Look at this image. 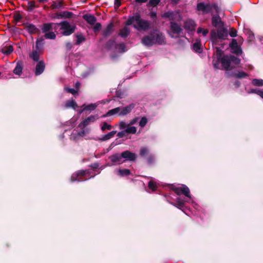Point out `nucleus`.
I'll return each instance as SVG.
<instances>
[{"label": "nucleus", "mask_w": 263, "mask_h": 263, "mask_svg": "<svg viewBox=\"0 0 263 263\" xmlns=\"http://www.w3.org/2000/svg\"><path fill=\"white\" fill-rule=\"evenodd\" d=\"M216 56L213 60V66L215 69L230 70L237 66L240 60L232 55H223V51L216 47Z\"/></svg>", "instance_id": "f257e3e1"}, {"label": "nucleus", "mask_w": 263, "mask_h": 263, "mask_svg": "<svg viewBox=\"0 0 263 263\" xmlns=\"http://www.w3.org/2000/svg\"><path fill=\"white\" fill-rule=\"evenodd\" d=\"M173 190L177 195L183 194L189 198L188 200H185L180 197H177L176 199V201L177 202L176 205H175L176 207L180 209H182L184 206L185 202H192L193 203V201L190 194V190L186 185L182 184L180 186H174L173 187Z\"/></svg>", "instance_id": "f03ea898"}, {"label": "nucleus", "mask_w": 263, "mask_h": 263, "mask_svg": "<svg viewBox=\"0 0 263 263\" xmlns=\"http://www.w3.org/2000/svg\"><path fill=\"white\" fill-rule=\"evenodd\" d=\"M125 24L127 26L133 24V27L138 31H144L149 29L151 25L149 21L142 19L138 14L129 17Z\"/></svg>", "instance_id": "7ed1b4c3"}, {"label": "nucleus", "mask_w": 263, "mask_h": 263, "mask_svg": "<svg viewBox=\"0 0 263 263\" xmlns=\"http://www.w3.org/2000/svg\"><path fill=\"white\" fill-rule=\"evenodd\" d=\"M90 173V172L89 170L79 171L72 175L70 178V181L71 182H74L76 181L78 182L83 181L93 177L95 175H94L93 176L92 175L89 177Z\"/></svg>", "instance_id": "20e7f679"}, {"label": "nucleus", "mask_w": 263, "mask_h": 263, "mask_svg": "<svg viewBox=\"0 0 263 263\" xmlns=\"http://www.w3.org/2000/svg\"><path fill=\"white\" fill-rule=\"evenodd\" d=\"M106 47L108 50L114 49V51L118 53H123L126 52L127 49L124 43L116 44L114 40H110L107 42Z\"/></svg>", "instance_id": "39448f33"}, {"label": "nucleus", "mask_w": 263, "mask_h": 263, "mask_svg": "<svg viewBox=\"0 0 263 263\" xmlns=\"http://www.w3.org/2000/svg\"><path fill=\"white\" fill-rule=\"evenodd\" d=\"M58 25L61 27V29L63 30L62 33L64 35H69L73 33L75 31V25H71L67 21H62L58 24Z\"/></svg>", "instance_id": "423d86ee"}, {"label": "nucleus", "mask_w": 263, "mask_h": 263, "mask_svg": "<svg viewBox=\"0 0 263 263\" xmlns=\"http://www.w3.org/2000/svg\"><path fill=\"white\" fill-rule=\"evenodd\" d=\"M228 36V31L223 28L218 29L217 31L212 30L211 32V40L215 42L217 39L220 40L225 39Z\"/></svg>", "instance_id": "0eeeda50"}, {"label": "nucleus", "mask_w": 263, "mask_h": 263, "mask_svg": "<svg viewBox=\"0 0 263 263\" xmlns=\"http://www.w3.org/2000/svg\"><path fill=\"white\" fill-rule=\"evenodd\" d=\"M164 18H168L170 22H180L182 18V15L178 11H169L162 15Z\"/></svg>", "instance_id": "6e6552de"}, {"label": "nucleus", "mask_w": 263, "mask_h": 263, "mask_svg": "<svg viewBox=\"0 0 263 263\" xmlns=\"http://www.w3.org/2000/svg\"><path fill=\"white\" fill-rule=\"evenodd\" d=\"M152 35L154 40L155 44L164 45L166 43L165 37L163 33L155 30L152 31Z\"/></svg>", "instance_id": "1a4fd4ad"}, {"label": "nucleus", "mask_w": 263, "mask_h": 263, "mask_svg": "<svg viewBox=\"0 0 263 263\" xmlns=\"http://www.w3.org/2000/svg\"><path fill=\"white\" fill-rule=\"evenodd\" d=\"M86 129L82 127H79V125L74 129L70 135V139L73 141H77L83 137L85 135Z\"/></svg>", "instance_id": "9d476101"}, {"label": "nucleus", "mask_w": 263, "mask_h": 263, "mask_svg": "<svg viewBox=\"0 0 263 263\" xmlns=\"http://www.w3.org/2000/svg\"><path fill=\"white\" fill-rule=\"evenodd\" d=\"M196 10L202 15L211 13V4H205L204 2L198 3L197 4Z\"/></svg>", "instance_id": "9b49d317"}, {"label": "nucleus", "mask_w": 263, "mask_h": 263, "mask_svg": "<svg viewBox=\"0 0 263 263\" xmlns=\"http://www.w3.org/2000/svg\"><path fill=\"white\" fill-rule=\"evenodd\" d=\"M196 26L195 22L192 19L189 18L184 22L183 27L188 33L195 30Z\"/></svg>", "instance_id": "f8f14e48"}, {"label": "nucleus", "mask_w": 263, "mask_h": 263, "mask_svg": "<svg viewBox=\"0 0 263 263\" xmlns=\"http://www.w3.org/2000/svg\"><path fill=\"white\" fill-rule=\"evenodd\" d=\"M99 118L98 115H91L84 119L80 124L79 127H82L84 129L90 123L94 122L97 119Z\"/></svg>", "instance_id": "ddd939ff"}, {"label": "nucleus", "mask_w": 263, "mask_h": 263, "mask_svg": "<svg viewBox=\"0 0 263 263\" xmlns=\"http://www.w3.org/2000/svg\"><path fill=\"white\" fill-rule=\"evenodd\" d=\"M141 43L145 46L150 47L154 45V40L152 35V31L147 35L143 37Z\"/></svg>", "instance_id": "4468645a"}, {"label": "nucleus", "mask_w": 263, "mask_h": 263, "mask_svg": "<svg viewBox=\"0 0 263 263\" xmlns=\"http://www.w3.org/2000/svg\"><path fill=\"white\" fill-rule=\"evenodd\" d=\"M73 13L67 11H63L54 14L52 18L54 19L70 18L73 15Z\"/></svg>", "instance_id": "2eb2a0df"}, {"label": "nucleus", "mask_w": 263, "mask_h": 263, "mask_svg": "<svg viewBox=\"0 0 263 263\" xmlns=\"http://www.w3.org/2000/svg\"><path fill=\"white\" fill-rule=\"evenodd\" d=\"M109 159L112 163L118 164H122L125 161V160L123 159L122 153L112 155L109 156Z\"/></svg>", "instance_id": "dca6fc26"}, {"label": "nucleus", "mask_w": 263, "mask_h": 263, "mask_svg": "<svg viewBox=\"0 0 263 263\" xmlns=\"http://www.w3.org/2000/svg\"><path fill=\"white\" fill-rule=\"evenodd\" d=\"M170 28L172 33L175 34H180L183 31L181 25L176 22H170Z\"/></svg>", "instance_id": "f3484780"}, {"label": "nucleus", "mask_w": 263, "mask_h": 263, "mask_svg": "<svg viewBox=\"0 0 263 263\" xmlns=\"http://www.w3.org/2000/svg\"><path fill=\"white\" fill-rule=\"evenodd\" d=\"M230 47L232 52L237 54H240L241 53L242 51L238 46L237 41L235 39L232 40L231 43L230 44Z\"/></svg>", "instance_id": "a211bd4d"}, {"label": "nucleus", "mask_w": 263, "mask_h": 263, "mask_svg": "<svg viewBox=\"0 0 263 263\" xmlns=\"http://www.w3.org/2000/svg\"><path fill=\"white\" fill-rule=\"evenodd\" d=\"M123 159L125 161H134L136 158V155L128 151L122 153Z\"/></svg>", "instance_id": "6ab92c4d"}, {"label": "nucleus", "mask_w": 263, "mask_h": 263, "mask_svg": "<svg viewBox=\"0 0 263 263\" xmlns=\"http://www.w3.org/2000/svg\"><path fill=\"white\" fill-rule=\"evenodd\" d=\"M135 107V104L131 103L129 105L121 107L120 116H123L127 115L132 110V109Z\"/></svg>", "instance_id": "aec40b11"}, {"label": "nucleus", "mask_w": 263, "mask_h": 263, "mask_svg": "<svg viewBox=\"0 0 263 263\" xmlns=\"http://www.w3.org/2000/svg\"><path fill=\"white\" fill-rule=\"evenodd\" d=\"M45 64L43 61H39L35 67V74L36 76L40 75L45 69Z\"/></svg>", "instance_id": "412c9836"}, {"label": "nucleus", "mask_w": 263, "mask_h": 263, "mask_svg": "<svg viewBox=\"0 0 263 263\" xmlns=\"http://www.w3.org/2000/svg\"><path fill=\"white\" fill-rule=\"evenodd\" d=\"M138 120H139V118L136 117V118H134L133 119H132L129 122V123L128 124L125 123L124 121H120L119 122V129H123L126 128L128 126L133 125L136 124L137 122V121H138Z\"/></svg>", "instance_id": "4be33fe9"}, {"label": "nucleus", "mask_w": 263, "mask_h": 263, "mask_svg": "<svg viewBox=\"0 0 263 263\" xmlns=\"http://www.w3.org/2000/svg\"><path fill=\"white\" fill-rule=\"evenodd\" d=\"M114 24L112 23L109 24L107 27L103 30L102 35L104 37H107L114 31Z\"/></svg>", "instance_id": "5701e85b"}, {"label": "nucleus", "mask_w": 263, "mask_h": 263, "mask_svg": "<svg viewBox=\"0 0 263 263\" xmlns=\"http://www.w3.org/2000/svg\"><path fill=\"white\" fill-rule=\"evenodd\" d=\"M83 18L90 25H93L95 24L97 18L93 15L89 14H86L83 16Z\"/></svg>", "instance_id": "b1692460"}, {"label": "nucleus", "mask_w": 263, "mask_h": 263, "mask_svg": "<svg viewBox=\"0 0 263 263\" xmlns=\"http://www.w3.org/2000/svg\"><path fill=\"white\" fill-rule=\"evenodd\" d=\"M42 51L37 50H33L32 51L29 53V58L34 62H37L39 60L40 55L41 54Z\"/></svg>", "instance_id": "393cba45"}, {"label": "nucleus", "mask_w": 263, "mask_h": 263, "mask_svg": "<svg viewBox=\"0 0 263 263\" xmlns=\"http://www.w3.org/2000/svg\"><path fill=\"white\" fill-rule=\"evenodd\" d=\"M64 1L63 0H56L52 2L51 8L52 9H58L64 8Z\"/></svg>", "instance_id": "a878e982"}, {"label": "nucleus", "mask_w": 263, "mask_h": 263, "mask_svg": "<svg viewBox=\"0 0 263 263\" xmlns=\"http://www.w3.org/2000/svg\"><path fill=\"white\" fill-rule=\"evenodd\" d=\"M221 23V19L219 15H214L212 18V25L215 27L219 26Z\"/></svg>", "instance_id": "bb28decb"}, {"label": "nucleus", "mask_w": 263, "mask_h": 263, "mask_svg": "<svg viewBox=\"0 0 263 263\" xmlns=\"http://www.w3.org/2000/svg\"><path fill=\"white\" fill-rule=\"evenodd\" d=\"M44 44V40L43 38L38 39L35 43V49L41 51Z\"/></svg>", "instance_id": "cd10ccee"}, {"label": "nucleus", "mask_w": 263, "mask_h": 263, "mask_svg": "<svg viewBox=\"0 0 263 263\" xmlns=\"http://www.w3.org/2000/svg\"><path fill=\"white\" fill-rule=\"evenodd\" d=\"M13 72L16 75H20L22 72V63L20 61L17 62Z\"/></svg>", "instance_id": "c85d7f7f"}, {"label": "nucleus", "mask_w": 263, "mask_h": 263, "mask_svg": "<svg viewBox=\"0 0 263 263\" xmlns=\"http://www.w3.org/2000/svg\"><path fill=\"white\" fill-rule=\"evenodd\" d=\"M130 32V29L128 27H124L120 30L119 35L122 37L125 38L129 34Z\"/></svg>", "instance_id": "c756f323"}, {"label": "nucleus", "mask_w": 263, "mask_h": 263, "mask_svg": "<svg viewBox=\"0 0 263 263\" xmlns=\"http://www.w3.org/2000/svg\"><path fill=\"white\" fill-rule=\"evenodd\" d=\"M121 107H118L109 110L106 114V116H110L118 114L120 116Z\"/></svg>", "instance_id": "7c9ffc66"}, {"label": "nucleus", "mask_w": 263, "mask_h": 263, "mask_svg": "<svg viewBox=\"0 0 263 263\" xmlns=\"http://www.w3.org/2000/svg\"><path fill=\"white\" fill-rule=\"evenodd\" d=\"M192 49L197 53H201L202 52L201 44L199 41H196V42L193 44Z\"/></svg>", "instance_id": "2f4dec72"}, {"label": "nucleus", "mask_w": 263, "mask_h": 263, "mask_svg": "<svg viewBox=\"0 0 263 263\" xmlns=\"http://www.w3.org/2000/svg\"><path fill=\"white\" fill-rule=\"evenodd\" d=\"M116 134V131L113 130L111 131L108 134L103 135L101 138L100 140L101 141H106L110 138H112Z\"/></svg>", "instance_id": "473e14b6"}, {"label": "nucleus", "mask_w": 263, "mask_h": 263, "mask_svg": "<svg viewBox=\"0 0 263 263\" xmlns=\"http://www.w3.org/2000/svg\"><path fill=\"white\" fill-rule=\"evenodd\" d=\"M98 106V104L97 103H91L87 105H83V110H95L97 107Z\"/></svg>", "instance_id": "72a5a7b5"}, {"label": "nucleus", "mask_w": 263, "mask_h": 263, "mask_svg": "<svg viewBox=\"0 0 263 263\" xmlns=\"http://www.w3.org/2000/svg\"><path fill=\"white\" fill-rule=\"evenodd\" d=\"M13 51V47L11 45L3 47L2 49V52L4 54H9Z\"/></svg>", "instance_id": "f704fd0d"}, {"label": "nucleus", "mask_w": 263, "mask_h": 263, "mask_svg": "<svg viewBox=\"0 0 263 263\" xmlns=\"http://www.w3.org/2000/svg\"><path fill=\"white\" fill-rule=\"evenodd\" d=\"M126 134H135L137 132V128L135 126H128L126 128H124Z\"/></svg>", "instance_id": "c9c22d12"}, {"label": "nucleus", "mask_w": 263, "mask_h": 263, "mask_svg": "<svg viewBox=\"0 0 263 263\" xmlns=\"http://www.w3.org/2000/svg\"><path fill=\"white\" fill-rule=\"evenodd\" d=\"M52 29L51 23L44 24L42 27V30L43 33H46L50 31Z\"/></svg>", "instance_id": "e433bc0d"}, {"label": "nucleus", "mask_w": 263, "mask_h": 263, "mask_svg": "<svg viewBox=\"0 0 263 263\" xmlns=\"http://www.w3.org/2000/svg\"><path fill=\"white\" fill-rule=\"evenodd\" d=\"M117 173L120 176L123 177L129 175L130 173V172L128 169H120L117 171Z\"/></svg>", "instance_id": "4c0bfd02"}, {"label": "nucleus", "mask_w": 263, "mask_h": 263, "mask_svg": "<svg viewBox=\"0 0 263 263\" xmlns=\"http://www.w3.org/2000/svg\"><path fill=\"white\" fill-rule=\"evenodd\" d=\"M249 93H256L263 99V90H262L260 89H258V88L251 89L249 91Z\"/></svg>", "instance_id": "58836bf2"}, {"label": "nucleus", "mask_w": 263, "mask_h": 263, "mask_svg": "<svg viewBox=\"0 0 263 263\" xmlns=\"http://www.w3.org/2000/svg\"><path fill=\"white\" fill-rule=\"evenodd\" d=\"M77 104L73 100H68L65 103V107L66 108L72 107L74 109L77 107Z\"/></svg>", "instance_id": "ea45409f"}, {"label": "nucleus", "mask_w": 263, "mask_h": 263, "mask_svg": "<svg viewBox=\"0 0 263 263\" xmlns=\"http://www.w3.org/2000/svg\"><path fill=\"white\" fill-rule=\"evenodd\" d=\"M235 78L241 79L247 76V74L242 71H239L234 73L233 75Z\"/></svg>", "instance_id": "a19ab883"}, {"label": "nucleus", "mask_w": 263, "mask_h": 263, "mask_svg": "<svg viewBox=\"0 0 263 263\" xmlns=\"http://www.w3.org/2000/svg\"><path fill=\"white\" fill-rule=\"evenodd\" d=\"M252 84L256 86H263V80L254 79L252 81Z\"/></svg>", "instance_id": "79ce46f5"}, {"label": "nucleus", "mask_w": 263, "mask_h": 263, "mask_svg": "<svg viewBox=\"0 0 263 263\" xmlns=\"http://www.w3.org/2000/svg\"><path fill=\"white\" fill-rule=\"evenodd\" d=\"M148 187L149 189L151 190L152 192H154L157 188L156 182L153 180L149 181L148 183Z\"/></svg>", "instance_id": "37998d69"}, {"label": "nucleus", "mask_w": 263, "mask_h": 263, "mask_svg": "<svg viewBox=\"0 0 263 263\" xmlns=\"http://www.w3.org/2000/svg\"><path fill=\"white\" fill-rule=\"evenodd\" d=\"M44 36L47 39L53 40L55 38V34L53 32H47L45 33Z\"/></svg>", "instance_id": "c03bdc74"}, {"label": "nucleus", "mask_w": 263, "mask_h": 263, "mask_svg": "<svg viewBox=\"0 0 263 263\" xmlns=\"http://www.w3.org/2000/svg\"><path fill=\"white\" fill-rule=\"evenodd\" d=\"M26 29L30 33H33L36 31V28L34 25L29 24L27 26Z\"/></svg>", "instance_id": "a18cd8bd"}, {"label": "nucleus", "mask_w": 263, "mask_h": 263, "mask_svg": "<svg viewBox=\"0 0 263 263\" xmlns=\"http://www.w3.org/2000/svg\"><path fill=\"white\" fill-rule=\"evenodd\" d=\"M197 33H198V34L201 33L202 35H203V36L205 37L208 34L209 30L208 29H203L201 27H199L197 29Z\"/></svg>", "instance_id": "49530a36"}, {"label": "nucleus", "mask_w": 263, "mask_h": 263, "mask_svg": "<svg viewBox=\"0 0 263 263\" xmlns=\"http://www.w3.org/2000/svg\"><path fill=\"white\" fill-rule=\"evenodd\" d=\"M36 7L35 2L34 1H30L28 3V11H32Z\"/></svg>", "instance_id": "de8ad7c7"}, {"label": "nucleus", "mask_w": 263, "mask_h": 263, "mask_svg": "<svg viewBox=\"0 0 263 263\" xmlns=\"http://www.w3.org/2000/svg\"><path fill=\"white\" fill-rule=\"evenodd\" d=\"M77 41L76 44L77 45H79L81 43H82L85 40V38L81 34H79L76 35Z\"/></svg>", "instance_id": "09e8293b"}, {"label": "nucleus", "mask_w": 263, "mask_h": 263, "mask_svg": "<svg viewBox=\"0 0 263 263\" xmlns=\"http://www.w3.org/2000/svg\"><path fill=\"white\" fill-rule=\"evenodd\" d=\"M147 121V119L145 117H142L139 122V126L142 128L144 127L146 125Z\"/></svg>", "instance_id": "8fccbe9b"}, {"label": "nucleus", "mask_w": 263, "mask_h": 263, "mask_svg": "<svg viewBox=\"0 0 263 263\" xmlns=\"http://www.w3.org/2000/svg\"><path fill=\"white\" fill-rule=\"evenodd\" d=\"M148 153V149L146 147H142L140 151V155L141 156H145Z\"/></svg>", "instance_id": "3c124183"}, {"label": "nucleus", "mask_w": 263, "mask_h": 263, "mask_svg": "<svg viewBox=\"0 0 263 263\" xmlns=\"http://www.w3.org/2000/svg\"><path fill=\"white\" fill-rule=\"evenodd\" d=\"M111 129V126L108 124L106 122H104L101 126V130L104 131L106 129L110 130Z\"/></svg>", "instance_id": "603ef678"}, {"label": "nucleus", "mask_w": 263, "mask_h": 263, "mask_svg": "<svg viewBox=\"0 0 263 263\" xmlns=\"http://www.w3.org/2000/svg\"><path fill=\"white\" fill-rule=\"evenodd\" d=\"M211 13L212 12L213 9H214L216 12H217V13L219 12L220 9L217 4L213 3L212 4H211Z\"/></svg>", "instance_id": "864d4df0"}, {"label": "nucleus", "mask_w": 263, "mask_h": 263, "mask_svg": "<svg viewBox=\"0 0 263 263\" xmlns=\"http://www.w3.org/2000/svg\"><path fill=\"white\" fill-rule=\"evenodd\" d=\"M101 28V25L99 23H95V26L93 28V30L95 32H97Z\"/></svg>", "instance_id": "5fc2aeb1"}, {"label": "nucleus", "mask_w": 263, "mask_h": 263, "mask_svg": "<svg viewBox=\"0 0 263 263\" xmlns=\"http://www.w3.org/2000/svg\"><path fill=\"white\" fill-rule=\"evenodd\" d=\"M64 89L67 92H69V93H72V95H74L75 94H76L77 93V91L76 90L74 89L73 88H68V87H65L64 88Z\"/></svg>", "instance_id": "6e6d98bb"}, {"label": "nucleus", "mask_w": 263, "mask_h": 263, "mask_svg": "<svg viewBox=\"0 0 263 263\" xmlns=\"http://www.w3.org/2000/svg\"><path fill=\"white\" fill-rule=\"evenodd\" d=\"M160 2V0H149V5L152 6H157Z\"/></svg>", "instance_id": "4d7b16f0"}, {"label": "nucleus", "mask_w": 263, "mask_h": 263, "mask_svg": "<svg viewBox=\"0 0 263 263\" xmlns=\"http://www.w3.org/2000/svg\"><path fill=\"white\" fill-rule=\"evenodd\" d=\"M230 35L232 37H235L237 35V31L236 30L232 29L229 32Z\"/></svg>", "instance_id": "13d9d810"}, {"label": "nucleus", "mask_w": 263, "mask_h": 263, "mask_svg": "<svg viewBox=\"0 0 263 263\" xmlns=\"http://www.w3.org/2000/svg\"><path fill=\"white\" fill-rule=\"evenodd\" d=\"M121 6V0H115V7L119 8Z\"/></svg>", "instance_id": "bf43d9fd"}, {"label": "nucleus", "mask_w": 263, "mask_h": 263, "mask_svg": "<svg viewBox=\"0 0 263 263\" xmlns=\"http://www.w3.org/2000/svg\"><path fill=\"white\" fill-rule=\"evenodd\" d=\"M126 134V132H125V129L123 131L120 132L118 133L117 136L119 138L123 137L125 134Z\"/></svg>", "instance_id": "052dcab7"}, {"label": "nucleus", "mask_w": 263, "mask_h": 263, "mask_svg": "<svg viewBox=\"0 0 263 263\" xmlns=\"http://www.w3.org/2000/svg\"><path fill=\"white\" fill-rule=\"evenodd\" d=\"M154 161V158L152 156H150L147 159V162L149 164H152Z\"/></svg>", "instance_id": "680f3d73"}, {"label": "nucleus", "mask_w": 263, "mask_h": 263, "mask_svg": "<svg viewBox=\"0 0 263 263\" xmlns=\"http://www.w3.org/2000/svg\"><path fill=\"white\" fill-rule=\"evenodd\" d=\"M150 17L151 18L154 19L157 17V14L155 12H151L150 13Z\"/></svg>", "instance_id": "e2e57ef3"}, {"label": "nucleus", "mask_w": 263, "mask_h": 263, "mask_svg": "<svg viewBox=\"0 0 263 263\" xmlns=\"http://www.w3.org/2000/svg\"><path fill=\"white\" fill-rule=\"evenodd\" d=\"M91 166L92 168L93 169V170H94L95 169L98 168L99 166V165L98 163H95L92 164L91 165Z\"/></svg>", "instance_id": "0e129e2a"}, {"label": "nucleus", "mask_w": 263, "mask_h": 263, "mask_svg": "<svg viewBox=\"0 0 263 263\" xmlns=\"http://www.w3.org/2000/svg\"><path fill=\"white\" fill-rule=\"evenodd\" d=\"M240 85V83L238 81H235L234 83V85H235V87H236V88H238V87H239Z\"/></svg>", "instance_id": "69168bd1"}, {"label": "nucleus", "mask_w": 263, "mask_h": 263, "mask_svg": "<svg viewBox=\"0 0 263 263\" xmlns=\"http://www.w3.org/2000/svg\"><path fill=\"white\" fill-rule=\"evenodd\" d=\"M147 0H135V1L137 2V3H145L146 2H147Z\"/></svg>", "instance_id": "338daca9"}, {"label": "nucleus", "mask_w": 263, "mask_h": 263, "mask_svg": "<svg viewBox=\"0 0 263 263\" xmlns=\"http://www.w3.org/2000/svg\"><path fill=\"white\" fill-rule=\"evenodd\" d=\"M119 55H116L115 54H112L111 55V58L113 60H115L116 59V58L118 57Z\"/></svg>", "instance_id": "774afa93"}]
</instances>
